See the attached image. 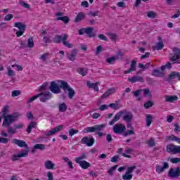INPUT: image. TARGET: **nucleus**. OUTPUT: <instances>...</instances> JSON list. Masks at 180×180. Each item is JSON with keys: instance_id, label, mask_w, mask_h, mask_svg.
<instances>
[{"instance_id": "nucleus-1", "label": "nucleus", "mask_w": 180, "mask_h": 180, "mask_svg": "<svg viewBox=\"0 0 180 180\" xmlns=\"http://www.w3.org/2000/svg\"><path fill=\"white\" fill-rule=\"evenodd\" d=\"M2 117H4V121L2 126L4 127H9L11 123L18 121L19 117L18 112H14L12 115H9V105H5L2 109Z\"/></svg>"}, {"instance_id": "nucleus-2", "label": "nucleus", "mask_w": 180, "mask_h": 180, "mask_svg": "<svg viewBox=\"0 0 180 180\" xmlns=\"http://www.w3.org/2000/svg\"><path fill=\"white\" fill-rule=\"evenodd\" d=\"M123 115H124L123 116ZM122 116H123V120H124V122L130 123L133 120V113H131V112H128L127 110H123L118 112L115 115L113 119L109 122L110 126H113V124H115V123H116Z\"/></svg>"}, {"instance_id": "nucleus-3", "label": "nucleus", "mask_w": 180, "mask_h": 180, "mask_svg": "<svg viewBox=\"0 0 180 180\" xmlns=\"http://www.w3.org/2000/svg\"><path fill=\"white\" fill-rule=\"evenodd\" d=\"M64 85H65V81L64 80H57L51 82L49 86V89L52 94H61V89H64Z\"/></svg>"}, {"instance_id": "nucleus-4", "label": "nucleus", "mask_w": 180, "mask_h": 180, "mask_svg": "<svg viewBox=\"0 0 180 180\" xmlns=\"http://www.w3.org/2000/svg\"><path fill=\"white\" fill-rule=\"evenodd\" d=\"M68 34H63L61 35H56L53 38V42L56 44H60V43H63L65 47H68V49H72V44L68 43Z\"/></svg>"}, {"instance_id": "nucleus-5", "label": "nucleus", "mask_w": 180, "mask_h": 180, "mask_svg": "<svg viewBox=\"0 0 180 180\" xmlns=\"http://www.w3.org/2000/svg\"><path fill=\"white\" fill-rule=\"evenodd\" d=\"M105 127H106V124H96L94 127L85 128L83 131L84 133H95V131H102Z\"/></svg>"}, {"instance_id": "nucleus-6", "label": "nucleus", "mask_w": 180, "mask_h": 180, "mask_svg": "<svg viewBox=\"0 0 180 180\" xmlns=\"http://www.w3.org/2000/svg\"><path fill=\"white\" fill-rule=\"evenodd\" d=\"M172 51L174 53H170L169 56V58H170V61L175 62L177 60H180V49L174 46L172 49Z\"/></svg>"}, {"instance_id": "nucleus-7", "label": "nucleus", "mask_w": 180, "mask_h": 180, "mask_svg": "<svg viewBox=\"0 0 180 180\" xmlns=\"http://www.w3.org/2000/svg\"><path fill=\"white\" fill-rule=\"evenodd\" d=\"M39 98L41 102L46 103L47 101H50L51 99V96H53V94L50 91H41V93L38 94Z\"/></svg>"}, {"instance_id": "nucleus-8", "label": "nucleus", "mask_w": 180, "mask_h": 180, "mask_svg": "<svg viewBox=\"0 0 180 180\" xmlns=\"http://www.w3.org/2000/svg\"><path fill=\"white\" fill-rule=\"evenodd\" d=\"M166 151L169 154H178V153H180V146H175L170 143L167 146Z\"/></svg>"}, {"instance_id": "nucleus-9", "label": "nucleus", "mask_w": 180, "mask_h": 180, "mask_svg": "<svg viewBox=\"0 0 180 180\" xmlns=\"http://www.w3.org/2000/svg\"><path fill=\"white\" fill-rule=\"evenodd\" d=\"M63 91L65 92L68 91V98H70V99H72L74 96H75V91L73 88H71L67 82H65V84L63 85Z\"/></svg>"}, {"instance_id": "nucleus-10", "label": "nucleus", "mask_w": 180, "mask_h": 180, "mask_svg": "<svg viewBox=\"0 0 180 180\" xmlns=\"http://www.w3.org/2000/svg\"><path fill=\"white\" fill-rule=\"evenodd\" d=\"M80 143L82 144H85L87 146V147H92L95 143V139L92 136L91 139H89L88 136H84L82 139Z\"/></svg>"}, {"instance_id": "nucleus-11", "label": "nucleus", "mask_w": 180, "mask_h": 180, "mask_svg": "<svg viewBox=\"0 0 180 180\" xmlns=\"http://www.w3.org/2000/svg\"><path fill=\"white\" fill-rule=\"evenodd\" d=\"M126 130V126L122 123L117 124L113 127V131L116 134H122Z\"/></svg>"}, {"instance_id": "nucleus-12", "label": "nucleus", "mask_w": 180, "mask_h": 180, "mask_svg": "<svg viewBox=\"0 0 180 180\" xmlns=\"http://www.w3.org/2000/svg\"><path fill=\"white\" fill-rule=\"evenodd\" d=\"M168 176L170 178H179L180 176V167H176L175 171L171 168L168 172Z\"/></svg>"}, {"instance_id": "nucleus-13", "label": "nucleus", "mask_w": 180, "mask_h": 180, "mask_svg": "<svg viewBox=\"0 0 180 180\" xmlns=\"http://www.w3.org/2000/svg\"><path fill=\"white\" fill-rule=\"evenodd\" d=\"M128 81L131 84H136V82H141L142 84H143L144 78L143 77V76L134 75L131 78L129 77Z\"/></svg>"}, {"instance_id": "nucleus-14", "label": "nucleus", "mask_w": 180, "mask_h": 180, "mask_svg": "<svg viewBox=\"0 0 180 180\" xmlns=\"http://www.w3.org/2000/svg\"><path fill=\"white\" fill-rule=\"evenodd\" d=\"M13 143L15 144L16 146H18V147L26 148V150H29V146H27V143H26V141L20 139H13Z\"/></svg>"}, {"instance_id": "nucleus-15", "label": "nucleus", "mask_w": 180, "mask_h": 180, "mask_svg": "<svg viewBox=\"0 0 180 180\" xmlns=\"http://www.w3.org/2000/svg\"><path fill=\"white\" fill-rule=\"evenodd\" d=\"M99 84H101V82H96V83H91V82L87 81L86 82L88 88H89L90 89H94L96 92H99V86H98Z\"/></svg>"}, {"instance_id": "nucleus-16", "label": "nucleus", "mask_w": 180, "mask_h": 180, "mask_svg": "<svg viewBox=\"0 0 180 180\" xmlns=\"http://www.w3.org/2000/svg\"><path fill=\"white\" fill-rule=\"evenodd\" d=\"M167 168H169V165H168V162H163V167L160 165L156 166V172L158 174H161L162 172H164L165 169H167Z\"/></svg>"}, {"instance_id": "nucleus-17", "label": "nucleus", "mask_w": 180, "mask_h": 180, "mask_svg": "<svg viewBox=\"0 0 180 180\" xmlns=\"http://www.w3.org/2000/svg\"><path fill=\"white\" fill-rule=\"evenodd\" d=\"M77 53H78V50L72 49L71 53H67V58L70 61H75V58H77Z\"/></svg>"}, {"instance_id": "nucleus-18", "label": "nucleus", "mask_w": 180, "mask_h": 180, "mask_svg": "<svg viewBox=\"0 0 180 180\" xmlns=\"http://www.w3.org/2000/svg\"><path fill=\"white\" fill-rule=\"evenodd\" d=\"M178 79V81H180V73L176 72H172L169 77H167V81H172V79Z\"/></svg>"}, {"instance_id": "nucleus-19", "label": "nucleus", "mask_w": 180, "mask_h": 180, "mask_svg": "<svg viewBox=\"0 0 180 180\" xmlns=\"http://www.w3.org/2000/svg\"><path fill=\"white\" fill-rule=\"evenodd\" d=\"M137 64V61L132 60L130 65V68L124 72V74H130V72H133V71H136V65Z\"/></svg>"}, {"instance_id": "nucleus-20", "label": "nucleus", "mask_w": 180, "mask_h": 180, "mask_svg": "<svg viewBox=\"0 0 180 180\" xmlns=\"http://www.w3.org/2000/svg\"><path fill=\"white\" fill-rule=\"evenodd\" d=\"M76 162L77 164H79V165H80L82 169H88L89 167H91V163L86 162V160H82L81 162Z\"/></svg>"}, {"instance_id": "nucleus-21", "label": "nucleus", "mask_w": 180, "mask_h": 180, "mask_svg": "<svg viewBox=\"0 0 180 180\" xmlns=\"http://www.w3.org/2000/svg\"><path fill=\"white\" fill-rule=\"evenodd\" d=\"M44 167L46 169H56V164L51 160H46L44 163Z\"/></svg>"}, {"instance_id": "nucleus-22", "label": "nucleus", "mask_w": 180, "mask_h": 180, "mask_svg": "<svg viewBox=\"0 0 180 180\" xmlns=\"http://www.w3.org/2000/svg\"><path fill=\"white\" fill-rule=\"evenodd\" d=\"M86 34L88 37H95V36H96V34L94 32V27H88L86 28Z\"/></svg>"}, {"instance_id": "nucleus-23", "label": "nucleus", "mask_w": 180, "mask_h": 180, "mask_svg": "<svg viewBox=\"0 0 180 180\" xmlns=\"http://www.w3.org/2000/svg\"><path fill=\"white\" fill-rule=\"evenodd\" d=\"M37 127V122H31L29 124V125H28V127H27V129H26V131H27L29 134H30V133H32V129H36Z\"/></svg>"}, {"instance_id": "nucleus-24", "label": "nucleus", "mask_w": 180, "mask_h": 180, "mask_svg": "<svg viewBox=\"0 0 180 180\" xmlns=\"http://www.w3.org/2000/svg\"><path fill=\"white\" fill-rule=\"evenodd\" d=\"M152 75L153 77L162 78V77H164L165 73L163 72H161L160 70H153L152 72Z\"/></svg>"}, {"instance_id": "nucleus-25", "label": "nucleus", "mask_w": 180, "mask_h": 180, "mask_svg": "<svg viewBox=\"0 0 180 180\" xmlns=\"http://www.w3.org/2000/svg\"><path fill=\"white\" fill-rule=\"evenodd\" d=\"M85 19V15L82 12H79L75 19V23H78V22H81V20H84Z\"/></svg>"}, {"instance_id": "nucleus-26", "label": "nucleus", "mask_w": 180, "mask_h": 180, "mask_svg": "<svg viewBox=\"0 0 180 180\" xmlns=\"http://www.w3.org/2000/svg\"><path fill=\"white\" fill-rule=\"evenodd\" d=\"M14 27H17L18 29H19V30H26V25L20 22H17L14 24Z\"/></svg>"}, {"instance_id": "nucleus-27", "label": "nucleus", "mask_w": 180, "mask_h": 180, "mask_svg": "<svg viewBox=\"0 0 180 180\" xmlns=\"http://www.w3.org/2000/svg\"><path fill=\"white\" fill-rule=\"evenodd\" d=\"M175 101H178L177 96H167L165 98L166 102H170L171 103H172V102H175Z\"/></svg>"}, {"instance_id": "nucleus-28", "label": "nucleus", "mask_w": 180, "mask_h": 180, "mask_svg": "<svg viewBox=\"0 0 180 180\" xmlns=\"http://www.w3.org/2000/svg\"><path fill=\"white\" fill-rule=\"evenodd\" d=\"M146 126L147 127H149V126H151V124L153 123V115L148 114L146 115Z\"/></svg>"}, {"instance_id": "nucleus-29", "label": "nucleus", "mask_w": 180, "mask_h": 180, "mask_svg": "<svg viewBox=\"0 0 180 180\" xmlns=\"http://www.w3.org/2000/svg\"><path fill=\"white\" fill-rule=\"evenodd\" d=\"M77 72L80 74V75H82V77H85L88 74V69L87 68H77Z\"/></svg>"}, {"instance_id": "nucleus-30", "label": "nucleus", "mask_w": 180, "mask_h": 180, "mask_svg": "<svg viewBox=\"0 0 180 180\" xmlns=\"http://www.w3.org/2000/svg\"><path fill=\"white\" fill-rule=\"evenodd\" d=\"M164 49V43L162 41H159L156 44V46H153V50H162Z\"/></svg>"}, {"instance_id": "nucleus-31", "label": "nucleus", "mask_w": 180, "mask_h": 180, "mask_svg": "<svg viewBox=\"0 0 180 180\" xmlns=\"http://www.w3.org/2000/svg\"><path fill=\"white\" fill-rule=\"evenodd\" d=\"M142 92H143V96L145 98H147V96H148V98H153V94H151L150 89H142Z\"/></svg>"}, {"instance_id": "nucleus-32", "label": "nucleus", "mask_w": 180, "mask_h": 180, "mask_svg": "<svg viewBox=\"0 0 180 180\" xmlns=\"http://www.w3.org/2000/svg\"><path fill=\"white\" fill-rule=\"evenodd\" d=\"M139 68H142V71H145L151 67V62H148L145 65H143V63H139Z\"/></svg>"}, {"instance_id": "nucleus-33", "label": "nucleus", "mask_w": 180, "mask_h": 180, "mask_svg": "<svg viewBox=\"0 0 180 180\" xmlns=\"http://www.w3.org/2000/svg\"><path fill=\"white\" fill-rule=\"evenodd\" d=\"M48 88H49V83L44 82L41 86H39L38 91L44 92V91H47Z\"/></svg>"}, {"instance_id": "nucleus-34", "label": "nucleus", "mask_w": 180, "mask_h": 180, "mask_svg": "<svg viewBox=\"0 0 180 180\" xmlns=\"http://www.w3.org/2000/svg\"><path fill=\"white\" fill-rule=\"evenodd\" d=\"M56 20H62L65 25L70 22V18L68 16L58 17Z\"/></svg>"}, {"instance_id": "nucleus-35", "label": "nucleus", "mask_w": 180, "mask_h": 180, "mask_svg": "<svg viewBox=\"0 0 180 180\" xmlns=\"http://www.w3.org/2000/svg\"><path fill=\"white\" fill-rule=\"evenodd\" d=\"M27 47H29L30 49L34 47V41H33V37H30L28 38Z\"/></svg>"}, {"instance_id": "nucleus-36", "label": "nucleus", "mask_w": 180, "mask_h": 180, "mask_svg": "<svg viewBox=\"0 0 180 180\" xmlns=\"http://www.w3.org/2000/svg\"><path fill=\"white\" fill-rule=\"evenodd\" d=\"M166 68H167V70H171V68H172V63L168 62L166 65L161 66L160 70L162 71H165Z\"/></svg>"}, {"instance_id": "nucleus-37", "label": "nucleus", "mask_w": 180, "mask_h": 180, "mask_svg": "<svg viewBox=\"0 0 180 180\" xmlns=\"http://www.w3.org/2000/svg\"><path fill=\"white\" fill-rule=\"evenodd\" d=\"M147 16L149 19H155V18H157V13L154 11H148L147 13Z\"/></svg>"}, {"instance_id": "nucleus-38", "label": "nucleus", "mask_w": 180, "mask_h": 180, "mask_svg": "<svg viewBox=\"0 0 180 180\" xmlns=\"http://www.w3.org/2000/svg\"><path fill=\"white\" fill-rule=\"evenodd\" d=\"M154 105V103L151 101H148L143 104V107L145 109H150V108H153V105Z\"/></svg>"}, {"instance_id": "nucleus-39", "label": "nucleus", "mask_w": 180, "mask_h": 180, "mask_svg": "<svg viewBox=\"0 0 180 180\" xmlns=\"http://www.w3.org/2000/svg\"><path fill=\"white\" fill-rule=\"evenodd\" d=\"M59 112H67V104L63 103L59 105Z\"/></svg>"}, {"instance_id": "nucleus-40", "label": "nucleus", "mask_w": 180, "mask_h": 180, "mask_svg": "<svg viewBox=\"0 0 180 180\" xmlns=\"http://www.w3.org/2000/svg\"><path fill=\"white\" fill-rule=\"evenodd\" d=\"M29 154V149L23 150L20 153H18V155L20 156V158H22V157H27V155Z\"/></svg>"}, {"instance_id": "nucleus-41", "label": "nucleus", "mask_w": 180, "mask_h": 180, "mask_svg": "<svg viewBox=\"0 0 180 180\" xmlns=\"http://www.w3.org/2000/svg\"><path fill=\"white\" fill-rule=\"evenodd\" d=\"M34 148L37 150H46V145L38 143L34 146Z\"/></svg>"}, {"instance_id": "nucleus-42", "label": "nucleus", "mask_w": 180, "mask_h": 180, "mask_svg": "<svg viewBox=\"0 0 180 180\" xmlns=\"http://www.w3.org/2000/svg\"><path fill=\"white\" fill-rule=\"evenodd\" d=\"M108 108H112V109H114V110H117V109H120L121 106H119V104L116 103H110V105H108Z\"/></svg>"}, {"instance_id": "nucleus-43", "label": "nucleus", "mask_w": 180, "mask_h": 180, "mask_svg": "<svg viewBox=\"0 0 180 180\" xmlns=\"http://www.w3.org/2000/svg\"><path fill=\"white\" fill-rule=\"evenodd\" d=\"M117 153H118V154H122V155L123 157H125V158H131V155H127V154H126V153H123V148H120L118 149V150H117Z\"/></svg>"}, {"instance_id": "nucleus-44", "label": "nucleus", "mask_w": 180, "mask_h": 180, "mask_svg": "<svg viewBox=\"0 0 180 180\" xmlns=\"http://www.w3.org/2000/svg\"><path fill=\"white\" fill-rule=\"evenodd\" d=\"M117 167H119L117 165L112 167L109 170L107 171L108 174H109L110 176H113V171H115Z\"/></svg>"}, {"instance_id": "nucleus-45", "label": "nucleus", "mask_w": 180, "mask_h": 180, "mask_svg": "<svg viewBox=\"0 0 180 180\" xmlns=\"http://www.w3.org/2000/svg\"><path fill=\"white\" fill-rule=\"evenodd\" d=\"M86 158H87L86 154L83 153L82 155L76 158L75 162H81L82 161V160H86Z\"/></svg>"}, {"instance_id": "nucleus-46", "label": "nucleus", "mask_w": 180, "mask_h": 180, "mask_svg": "<svg viewBox=\"0 0 180 180\" xmlns=\"http://www.w3.org/2000/svg\"><path fill=\"white\" fill-rule=\"evenodd\" d=\"M132 179H133V174H129L127 173H125V174L122 176L123 180H131Z\"/></svg>"}, {"instance_id": "nucleus-47", "label": "nucleus", "mask_w": 180, "mask_h": 180, "mask_svg": "<svg viewBox=\"0 0 180 180\" xmlns=\"http://www.w3.org/2000/svg\"><path fill=\"white\" fill-rule=\"evenodd\" d=\"M20 94H22V91H20V90H14L11 93V96L13 98H15V96H19Z\"/></svg>"}, {"instance_id": "nucleus-48", "label": "nucleus", "mask_w": 180, "mask_h": 180, "mask_svg": "<svg viewBox=\"0 0 180 180\" xmlns=\"http://www.w3.org/2000/svg\"><path fill=\"white\" fill-rule=\"evenodd\" d=\"M79 131H78V129L72 128L69 130V136H70V137H72V136H74V134H77V133H78Z\"/></svg>"}, {"instance_id": "nucleus-49", "label": "nucleus", "mask_w": 180, "mask_h": 180, "mask_svg": "<svg viewBox=\"0 0 180 180\" xmlns=\"http://www.w3.org/2000/svg\"><path fill=\"white\" fill-rule=\"evenodd\" d=\"M134 169H136V166H132V167H129L127 168V170L126 171L125 173L131 175V174H133V171H134Z\"/></svg>"}, {"instance_id": "nucleus-50", "label": "nucleus", "mask_w": 180, "mask_h": 180, "mask_svg": "<svg viewBox=\"0 0 180 180\" xmlns=\"http://www.w3.org/2000/svg\"><path fill=\"white\" fill-rule=\"evenodd\" d=\"M169 140H173L174 141H176L177 143H179L180 144V139L178 138L177 136H175L174 135H172L168 137Z\"/></svg>"}, {"instance_id": "nucleus-51", "label": "nucleus", "mask_w": 180, "mask_h": 180, "mask_svg": "<svg viewBox=\"0 0 180 180\" xmlns=\"http://www.w3.org/2000/svg\"><path fill=\"white\" fill-rule=\"evenodd\" d=\"M170 162L172 164H178V162H180V158H170Z\"/></svg>"}, {"instance_id": "nucleus-52", "label": "nucleus", "mask_w": 180, "mask_h": 180, "mask_svg": "<svg viewBox=\"0 0 180 180\" xmlns=\"http://www.w3.org/2000/svg\"><path fill=\"white\" fill-rule=\"evenodd\" d=\"M20 5H22L23 8H25L26 9H30V5H29L25 1H20Z\"/></svg>"}, {"instance_id": "nucleus-53", "label": "nucleus", "mask_w": 180, "mask_h": 180, "mask_svg": "<svg viewBox=\"0 0 180 180\" xmlns=\"http://www.w3.org/2000/svg\"><path fill=\"white\" fill-rule=\"evenodd\" d=\"M63 128H64V125L60 124L53 128V130L56 131V133H58V131H61V130H63Z\"/></svg>"}, {"instance_id": "nucleus-54", "label": "nucleus", "mask_w": 180, "mask_h": 180, "mask_svg": "<svg viewBox=\"0 0 180 180\" xmlns=\"http://www.w3.org/2000/svg\"><path fill=\"white\" fill-rule=\"evenodd\" d=\"M8 127V134H15L16 133V129L15 128H12V127Z\"/></svg>"}, {"instance_id": "nucleus-55", "label": "nucleus", "mask_w": 180, "mask_h": 180, "mask_svg": "<svg viewBox=\"0 0 180 180\" xmlns=\"http://www.w3.org/2000/svg\"><path fill=\"white\" fill-rule=\"evenodd\" d=\"M131 134H136V133L133 130H128L123 134V136L124 137H127V136H130Z\"/></svg>"}, {"instance_id": "nucleus-56", "label": "nucleus", "mask_w": 180, "mask_h": 180, "mask_svg": "<svg viewBox=\"0 0 180 180\" xmlns=\"http://www.w3.org/2000/svg\"><path fill=\"white\" fill-rule=\"evenodd\" d=\"M13 19V15L8 14L4 17V20L9 22V20H12Z\"/></svg>"}, {"instance_id": "nucleus-57", "label": "nucleus", "mask_w": 180, "mask_h": 180, "mask_svg": "<svg viewBox=\"0 0 180 180\" xmlns=\"http://www.w3.org/2000/svg\"><path fill=\"white\" fill-rule=\"evenodd\" d=\"M102 50H103V48H102L101 45H99L98 46H97L96 50V56L101 54V52L102 51Z\"/></svg>"}, {"instance_id": "nucleus-58", "label": "nucleus", "mask_w": 180, "mask_h": 180, "mask_svg": "<svg viewBox=\"0 0 180 180\" xmlns=\"http://www.w3.org/2000/svg\"><path fill=\"white\" fill-rule=\"evenodd\" d=\"M53 134H56V129H53V128L52 129H51L50 131H49L46 136V137H50V136H53Z\"/></svg>"}, {"instance_id": "nucleus-59", "label": "nucleus", "mask_w": 180, "mask_h": 180, "mask_svg": "<svg viewBox=\"0 0 180 180\" xmlns=\"http://www.w3.org/2000/svg\"><path fill=\"white\" fill-rule=\"evenodd\" d=\"M115 60H123V53H122V51H118L117 53V57L115 58Z\"/></svg>"}, {"instance_id": "nucleus-60", "label": "nucleus", "mask_w": 180, "mask_h": 180, "mask_svg": "<svg viewBox=\"0 0 180 180\" xmlns=\"http://www.w3.org/2000/svg\"><path fill=\"white\" fill-rule=\"evenodd\" d=\"M39 94H37L35 96H34L33 97L30 98L28 101H27V103H32V102H33L34 101H36V99H37V98H39Z\"/></svg>"}, {"instance_id": "nucleus-61", "label": "nucleus", "mask_w": 180, "mask_h": 180, "mask_svg": "<svg viewBox=\"0 0 180 180\" xmlns=\"http://www.w3.org/2000/svg\"><path fill=\"white\" fill-rule=\"evenodd\" d=\"M117 6H118V8H126V3H124V1H120L118 3H117Z\"/></svg>"}, {"instance_id": "nucleus-62", "label": "nucleus", "mask_w": 180, "mask_h": 180, "mask_svg": "<svg viewBox=\"0 0 180 180\" xmlns=\"http://www.w3.org/2000/svg\"><path fill=\"white\" fill-rule=\"evenodd\" d=\"M108 36L111 40H116L117 39V35L115 33H110Z\"/></svg>"}, {"instance_id": "nucleus-63", "label": "nucleus", "mask_w": 180, "mask_h": 180, "mask_svg": "<svg viewBox=\"0 0 180 180\" xmlns=\"http://www.w3.org/2000/svg\"><path fill=\"white\" fill-rule=\"evenodd\" d=\"M8 141L9 139L0 137V143H2L3 144H6L8 143Z\"/></svg>"}, {"instance_id": "nucleus-64", "label": "nucleus", "mask_w": 180, "mask_h": 180, "mask_svg": "<svg viewBox=\"0 0 180 180\" xmlns=\"http://www.w3.org/2000/svg\"><path fill=\"white\" fill-rule=\"evenodd\" d=\"M49 53H44L43 55L41 56L40 60H42V61H46V60H47V57H49Z\"/></svg>"}]
</instances>
